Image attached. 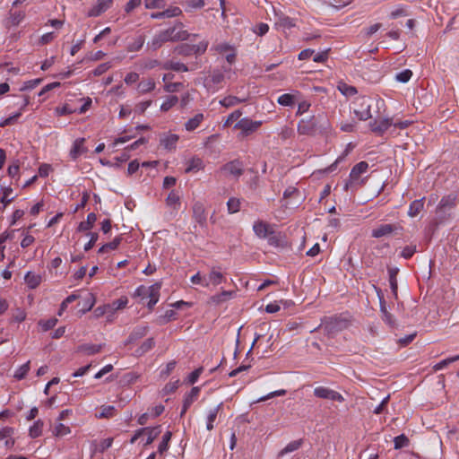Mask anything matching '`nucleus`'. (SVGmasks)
I'll list each match as a JSON object with an SVG mask.
<instances>
[{
  "label": "nucleus",
  "instance_id": "1",
  "mask_svg": "<svg viewBox=\"0 0 459 459\" xmlns=\"http://www.w3.org/2000/svg\"><path fill=\"white\" fill-rule=\"evenodd\" d=\"M354 114L362 121L371 118V99L367 96H359L354 100Z\"/></svg>",
  "mask_w": 459,
  "mask_h": 459
},
{
  "label": "nucleus",
  "instance_id": "2",
  "mask_svg": "<svg viewBox=\"0 0 459 459\" xmlns=\"http://www.w3.org/2000/svg\"><path fill=\"white\" fill-rule=\"evenodd\" d=\"M263 125L262 121L252 120L249 117L240 118L234 126V129L239 131V136L247 137L256 132Z\"/></svg>",
  "mask_w": 459,
  "mask_h": 459
},
{
  "label": "nucleus",
  "instance_id": "3",
  "mask_svg": "<svg viewBox=\"0 0 459 459\" xmlns=\"http://www.w3.org/2000/svg\"><path fill=\"white\" fill-rule=\"evenodd\" d=\"M168 30L171 38V42L185 41L192 38L199 37V34H190L185 30L184 24L181 22H178L174 26L169 27Z\"/></svg>",
  "mask_w": 459,
  "mask_h": 459
},
{
  "label": "nucleus",
  "instance_id": "4",
  "mask_svg": "<svg viewBox=\"0 0 459 459\" xmlns=\"http://www.w3.org/2000/svg\"><path fill=\"white\" fill-rule=\"evenodd\" d=\"M322 325L324 327V330L327 333V334L333 335L345 329L348 325V322L347 320L342 317L333 316L326 318L323 322Z\"/></svg>",
  "mask_w": 459,
  "mask_h": 459
},
{
  "label": "nucleus",
  "instance_id": "5",
  "mask_svg": "<svg viewBox=\"0 0 459 459\" xmlns=\"http://www.w3.org/2000/svg\"><path fill=\"white\" fill-rule=\"evenodd\" d=\"M223 82V73L216 69L204 79V85L208 91L214 92L222 88Z\"/></svg>",
  "mask_w": 459,
  "mask_h": 459
},
{
  "label": "nucleus",
  "instance_id": "6",
  "mask_svg": "<svg viewBox=\"0 0 459 459\" xmlns=\"http://www.w3.org/2000/svg\"><path fill=\"white\" fill-rule=\"evenodd\" d=\"M221 171L227 178H233L238 179L244 173V166L239 160H234L224 164L221 168Z\"/></svg>",
  "mask_w": 459,
  "mask_h": 459
},
{
  "label": "nucleus",
  "instance_id": "7",
  "mask_svg": "<svg viewBox=\"0 0 459 459\" xmlns=\"http://www.w3.org/2000/svg\"><path fill=\"white\" fill-rule=\"evenodd\" d=\"M212 50L216 53L224 55L227 62L232 65L236 61L237 51L235 48L229 43L221 42L212 46Z\"/></svg>",
  "mask_w": 459,
  "mask_h": 459
},
{
  "label": "nucleus",
  "instance_id": "8",
  "mask_svg": "<svg viewBox=\"0 0 459 459\" xmlns=\"http://www.w3.org/2000/svg\"><path fill=\"white\" fill-rule=\"evenodd\" d=\"M167 42H171V38L169 36L168 28L158 31L147 43V48L152 51H156Z\"/></svg>",
  "mask_w": 459,
  "mask_h": 459
},
{
  "label": "nucleus",
  "instance_id": "9",
  "mask_svg": "<svg viewBox=\"0 0 459 459\" xmlns=\"http://www.w3.org/2000/svg\"><path fill=\"white\" fill-rule=\"evenodd\" d=\"M314 395L317 398L336 401L339 403H342L344 401V397L339 392L322 385L316 386L314 389Z\"/></svg>",
  "mask_w": 459,
  "mask_h": 459
},
{
  "label": "nucleus",
  "instance_id": "10",
  "mask_svg": "<svg viewBox=\"0 0 459 459\" xmlns=\"http://www.w3.org/2000/svg\"><path fill=\"white\" fill-rule=\"evenodd\" d=\"M274 27L277 30L286 32L288 30L296 27V20L283 13H276Z\"/></svg>",
  "mask_w": 459,
  "mask_h": 459
},
{
  "label": "nucleus",
  "instance_id": "11",
  "mask_svg": "<svg viewBox=\"0 0 459 459\" xmlns=\"http://www.w3.org/2000/svg\"><path fill=\"white\" fill-rule=\"evenodd\" d=\"M316 129V123L315 117L312 116L308 118H302L298 123V133L302 135H312L315 134Z\"/></svg>",
  "mask_w": 459,
  "mask_h": 459
},
{
  "label": "nucleus",
  "instance_id": "12",
  "mask_svg": "<svg viewBox=\"0 0 459 459\" xmlns=\"http://www.w3.org/2000/svg\"><path fill=\"white\" fill-rule=\"evenodd\" d=\"M393 125V118H378L371 121L369 123L370 130L378 134L381 135L385 132L388 130V128Z\"/></svg>",
  "mask_w": 459,
  "mask_h": 459
},
{
  "label": "nucleus",
  "instance_id": "13",
  "mask_svg": "<svg viewBox=\"0 0 459 459\" xmlns=\"http://www.w3.org/2000/svg\"><path fill=\"white\" fill-rule=\"evenodd\" d=\"M113 4V0H97L87 12L88 17H98L108 10Z\"/></svg>",
  "mask_w": 459,
  "mask_h": 459
},
{
  "label": "nucleus",
  "instance_id": "14",
  "mask_svg": "<svg viewBox=\"0 0 459 459\" xmlns=\"http://www.w3.org/2000/svg\"><path fill=\"white\" fill-rule=\"evenodd\" d=\"M179 136L176 134H163L160 138V144L167 151H174L177 148Z\"/></svg>",
  "mask_w": 459,
  "mask_h": 459
},
{
  "label": "nucleus",
  "instance_id": "15",
  "mask_svg": "<svg viewBox=\"0 0 459 459\" xmlns=\"http://www.w3.org/2000/svg\"><path fill=\"white\" fill-rule=\"evenodd\" d=\"M396 230L397 226L395 224H380L372 230L371 236L379 238L392 235Z\"/></svg>",
  "mask_w": 459,
  "mask_h": 459
},
{
  "label": "nucleus",
  "instance_id": "16",
  "mask_svg": "<svg viewBox=\"0 0 459 459\" xmlns=\"http://www.w3.org/2000/svg\"><path fill=\"white\" fill-rule=\"evenodd\" d=\"M457 203V195L455 193H451L447 195H445L441 198L437 209L440 212L450 211L456 206Z\"/></svg>",
  "mask_w": 459,
  "mask_h": 459
},
{
  "label": "nucleus",
  "instance_id": "17",
  "mask_svg": "<svg viewBox=\"0 0 459 459\" xmlns=\"http://www.w3.org/2000/svg\"><path fill=\"white\" fill-rule=\"evenodd\" d=\"M85 138H77L70 150V157L73 160H76L81 155L87 152V148L84 145Z\"/></svg>",
  "mask_w": 459,
  "mask_h": 459
},
{
  "label": "nucleus",
  "instance_id": "18",
  "mask_svg": "<svg viewBox=\"0 0 459 459\" xmlns=\"http://www.w3.org/2000/svg\"><path fill=\"white\" fill-rule=\"evenodd\" d=\"M253 230L261 238H264L273 233L271 225L263 221H255L253 225Z\"/></svg>",
  "mask_w": 459,
  "mask_h": 459
},
{
  "label": "nucleus",
  "instance_id": "19",
  "mask_svg": "<svg viewBox=\"0 0 459 459\" xmlns=\"http://www.w3.org/2000/svg\"><path fill=\"white\" fill-rule=\"evenodd\" d=\"M145 42V36L143 34H138L128 39L126 45V50L128 52H137L141 50Z\"/></svg>",
  "mask_w": 459,
  "mask_h": 459
},
{
  "label": "nucleus",
  "instance_id": "20",
  "mask_svg": "<svg viewBox=\"0 0 459 459\" xmlns=\"http://www.w3.org/2000/svg\"><path fill=\"white\" fill-rule=\"evenodd\" d=\"M193 218L200 225L206 222V213L204 205L201 202H196L193 205Z\"/></svg>",
  "mask_w": 459,
  "mask_h": 459
},
{
  "label": "nucleus",
  "instance_id": "21",
  "mask_svg": "<svg viewBox=\"0 0 459 459\" xmlns=\"http://www.w3.org/2000/svg\"><path fill=\"white\" fill-rule=\"evenodd\" d=\"M222 410V403L210 409L206 416V429L211 431L214 429V422L218 417L219 412Z\"/></svg>",
  "mask_w": 459,
  "mask_h": 459
},
{
  "label": "nucleus",
  "instance_id": "22",
  "mask_svg": "<svg viewBox=\"0 0 459 459\" xmlns=\"http://www.w3.org/2000/svg\"><path fill=\"white\" fill-rule=\"evenodd\" d=\"M368 164L366 161L357 163L351 170L350 178L352 182L359 179L360 176L367 172Z\"/></svg>",
  "mask_w": 459,
  "mask_h": 459
},
{
  "label": "nucleus",
  "instance_id": "23",
  "mask_svg": "<svg viewBox=\"0 0 459 459\" xmlns=\"http://www.w3.org/2000/svg\"><path fill=\"white\" fill-rule=\"evenodd\" d=\"M204 120L203 113H197L193 117L189 118L185 124L184 127L187 132H192L198 128Z\"/></svg>",
  "mask_w": 459,
  "mask_h": 459
},
{
  "label": "nucleus",
  "instance_id": "24",
  "mask_svg": "<svg viewBox=\"0 0 459 459\" xmlns=\"http://www.w3.org/2000/svg\"><path fill=\"white\" fill-rule=\"evenodd\" d=\"M204 169V161L199 157H193L187 161V166L185 169L186 173H196Z\"/></svg>",
  "mask_w": 459,
  "mask_h": 459
},
{
  "label": "nucleus",
  "instance_id": "25",
  "mask_svg": "<svg viewBox=\"0 0 459 459\" xmlns=\"http://www.w3.org/2000/svg\"><path fill=\"white\" fill-rule=\"evenodd\" d=\"M0 192H1L0 202L4 204V207H6L14 199V196L12 195L13 190L11 186H0Z\"/></svg>",
  "mask_w": 459,
  "mask_h": 459
},
{
  "label": "nucleus",
  "instance_id": "26",
  "mask_svg": "<svg viewBox=\"0 0 459 459\" xmlns=\"http://www.w3.org/2000/svg\"><path fill=\"white\" fill-rule=\"evenodd\" d=\"M122 239H123L122 234L117 236L112 241L106 243L102 247H100L98 253L105 254V253H108L109 251L116 250L118 247V246L120 245Z\"/></svg>",
  "mask_w": 459,
  "mask_h": 459
},
{
  "label": "nucleus",
  "instance_id": "27",
  "mask_svg": "<svg viewBox=\"0 0 459 459\" xmlns=\"http://www.w3.org/2000/svg\"><path fill=\"white\" fill-rule=\"evenodd\" d=\"M149 331V327L146 325L136 326L128 337V342H134L143 337H144Z\"/></svg>",
  "mask_w": 459,
  "mask_h": 459
},
{
  "label": "nucleus",
  "instance_id": "28",
  "mask_svg": "<svg viewBox=\"0 0 459 459\" xmlns=\"http://www.w3.org/2000/svg\"><path fill=\"white\" fill-rule=\"evenodd\" d=\"M399 273V269L397 267H388V276H389V284L392 290L393 294L397 296V274Z\"/></svg>",
  "mask_w": 459,
  "mask_h": 459
},
{
  "label": "nucleus",
  "instance_id": "29",
  "mask_svg": "<svg viewBox=\"0 0 459 459\" xmlns=\"http://www.w3.org/2000/svg\"><path fill=\"white\" fill-rule=\"evenodd\" d=\"M247 100V98H239L232 95H229L220 100V104L225 108H230L240 103H244Z\"/></svg>",
  "mask_w": 459,
  "mask_h": 459
},
{
  "label": "nucleus",
  "instance_id": "30",
  "mask_svg": "<svg viewBox=\"0 0 459 459\" xmlns=\"http://www.w3.org/2000/svg\"><path fill=\"white\" fill-rule=\"evenodd\" d=\"M96 221H97V215L94 212H90L87 215L86 221L80 222V224L78 226V231L91 230L93 228Z\"/></svg>",
  "mask_w": 459,
  "mask_h": 459
},
{
  "label": "nucleus",
  "instance_id": "31",
  "mask_svg": "<svg viewBox=\"0 0 459 459\" xmlns=\"http://www.w3.org/2000/svg\"><path fill=\"white\" fill-rule=\"evenodd\" d=\"M206 278L209 285L212 284L214 286L221 284L225 280L222 273L218 271L216 268H212Z\"/></svg>",
  "mask_w": 459,
  "mask_h": 459
},
{
  "label": "nucleus",
  "instance_id": "32",
  "mask_svg": "<svg viewBox=\"0 0 459 459\" xmlns=\"http://www.w3.org/2000/svg\"><path fill=\"white\" fill-rule=\"evenodd\" d=\"M424 207V198L414 200L411 203L408 210V216L416 217Z\"/></svg>",
  "mask_w": 459,
  "mask_h": 459
},
{
  "label": "nucleus",
  "instance_id": "33",
  "mask_svg": "<svg viewBox=\"0 0 459 459\" xmlns=\"http://www.w3.org/2000/svg\"><path fill=\"white\" fill-rule=\"evenodd\" d=\"M25 283L30 289H36L41 282V276L31 272H28L24 277Z\"/></svg>",
  "mask_w": 459,
  "mask_h": 459
},
{
  "label": "nucleus",
  "instance_id": "34",
  "mask_svg": "<svg viewBox=\"0 0 459 459\" xmlns=\"http://www.w3.org/2000/svg\"><path fill=\"white\" fill-rule=\"evenodd\" d=\"M156 83L153 79L142 80L137 85V91L141 94L148 93L155 89Z\"/></svg>",
  "mask_w": 459,
  "mask_h": 459
},
{
  "label": "nucleus",
  "instance_id": "35",
  "mask_svg": "<svg viewBox=\"0 0 459 459\" xmlns=\"http://www.w3.org/2000/svg\"><path fill=\"white\" fill-rule=\"evenodd\" d=\"M160 290V283H155V284L150 286V292L147 294V297L150 298V301L148 303V306L150 307L154 306L159 301Z\"/></svg>",
  "mask_w": 459,
  "mask_h": 459
},
{
  "label": "nucleus",
  "instance_id": "36",
  "mask_svg": "<svg viewBox=\"0 0 459 459\" xmlns=\"http://www.w3.org/2000/svg\"><path fill=\"white\" fill-rule=\"evenodd\" d=\"M201 387L194 386L189 393H187L185 397L183 403L186 406H191L194 402H195L200 394Z\"/></svg>",
  "mask_w": 459,
  "mask_h": 459
},
{
  "label": "nucleus",
  "instance_id": "37",
  "mask_svg": "<svg viewBox=\"0 0 459 459\" xmlns=\"http://www.w3.org/2000/svg\"><path fill=\"white\" fill-rule=\"evenodd\" d=\"M102 349L101 344H82L78 347V351L86 355H94L99 353Z\"/></svg>",
  "mask_w": 459,
  "mask_h": 459
},
{
  "label": "nucleus",
  "instance_id": "38",
  "mask_svg": "<svg viewBox=\"0 0 459 459\" xmlns=\"http://www.w3.org/2000/svg\"><path fill=\"white\" fill-rule=\"evenodd\" d=\"M209 46V41L207 39H203L197 44H191L190 49H192V52L195 56L204 55Z\"/></svg>",
  "mask_w": 459,
  "mask_h": 459
},
{
  "label": "nucleus",
  "instance_id": "39",
  "mask_svg": "<svg viewBox=\"0 0 459 459\" xmlns=\"http://www.w3.org/2000/svg\"><path fill=\"white\" fill-rule=\"evenodd\" d=\"M155 345V341L152 337L146 339L139 348L135 351L138 356H142L150 351Z\"/></svg>",
  "mask_w": 459,
  "mask_h": 459
},
{
  "label": "nucleus",
  "instance_id": "40",
  "mask_svg": "<svg viewBox=\"0 0 459 459\" xmlns=\"http://www.w3.org/2000/svg\"><path fill=\"white\" fill-rule=\"evenodd\" d=\"M147 430H145V433L143 435H146V441L144 446H148L153 442L154 439L158 437V436L160 434V427H153V428H146Z\"/></svg>",
  "mask_w": 459,
  "mask_h": 459
},
{
  "label": "nucleus",
  "instance_id": "41",
  "mask_svg": "<svg viewBox=\"0 0 459 459\" xmlns=\"http://www.w3.org/2000/svg\"><path fill=\"white\" fill-rule=\"evenodd\" d=\"M296 96L290 93H284L278 97L277 102L281 106L292 107L295 104Z\"/></svg>",
  "mask_w": 459,
  "mask_h": 459
},
{
  "label": "nucleus",
  "instance_id": "42",
  "mask_svg": "<svg viewBox=\"0 0 459 459\" xmlns=\"http://www.w3.org/2000/svg\"><path fill=\"white\" fill-rule=\"evenodd\" d=\"M25 18L24 11H11L9 16V23L12 26L19 25Z\"/></svg>",
  "mask_w": 459,
  "mask_h": 459
},
{
  "label": "nucleus",
  "instance_id": "43",
  "mask_svg": "<svg viewBox=\"0 0 459 459\" xmlns=\"http://www.w3.org/2000/svg\"><path fill=\"white\" fill-rule=\"evenodd\" d=\"M44 422L41 420H36L29 429V435L32 438L39 437L42 434Z\"/></svg>",
  "mask_w": 459,
  "mask_h": 459
},
{
  "label": "nucleus",
  "instance_id": "44",
  "mask_svg": "<svg viewBox=\"0 0 459 459\" xmlns=\"http://www.w3.org/2000/svg\"><path fill=\"white\" fill-rule=\"evenodd\" d=\"M163 68L167 70H173L176 72H187V66L181 62L169 61L163 65Z\"/></svg>",
  "mask_w": 459,
  "mask_h": 459
},
{
  "label": "nucleus",
  "instance_id": "45",
  "mask_svg": "<svg viewBox=\"0 0 459 459\" xmlns=\"http://www.w3.org/2000/svg\"><path fill=\"white\" fill-rule=\"evenodd\" d=\"M337 89L346 97H351L357 94L358 91L354 86L348 85L345 82H339Z\"/></svg>",
  "mask_w": 459,
  "mask_h": 459
},
{
  "label": "nucleus",
  "instance_id": "46",
  "mask_svg": "<svg viewBox=\"0 0 459 459\" xmlns=\"http://www.w3.org/2000/svg\"><path fill=\"white\" fill-rule=\"evenodd\" d=\"M116 411H117V410L114 406L103 405L100 407V412L96 416L100 419H104V418L108 419V418L115 416Z\"/></svg>",
  "mask_w": 459,
  "mask_h": 459
},
{
  "label": "nucleus",
  "instance_id": "47",
  "mask_svg": "<svg viewBox=\"0 0 459 459\" xmlns=\"http://www.w3.org/2000/svg\"><path fill=\"white\" fill-rule=\"evenodd\" d=\"M205 4L204 0H186L184 3L185 11L186 13L192 12L195 9H200Z\"/></svg>",
  "mask_w": 459,
  "mask_h": 459
},
{
  "label": "nucleus",
  "instance_id": "48",
  "mask_svg": "<svg viewBox=\"0 0 459 459\" xmlns=\"http://www.w3.org/2000/svg\"><path fill=\"white\" fill-rule=\"evenodd\" d=\"M26 312L24 309L21 307H17L13 310L12 312V317L10 319V323H22L26 319Z\"/></svg>",
  "mask_w": 459,
  "mask_h": 459
},
{
  "label": "nucleus",
  "instance_id": "49",
  "mask_svg": "<svg viewBox=\"0 0 459 459\" xmlns=\"http://www.w3.org/2000/svg\"><path fill=\"white\" fill-rule=\"evenodd\" d=\"M241 200L236 197H230L227 202L229 213H236L240 210Z\"/></svg>",
  "mask_w": 459,
  "mask_h": 459
},
{
  "label": "nucleus",
  "instance_id": "50",
  "mask_svg": "<svg viewBox=\"0 0 459 459\" xmlns=\"http://www.w3.org/2000/svg\"><path fill=\"white\" fill-rule=\"evenodd\" d=\"M171 437H172V433L170 431H167L163 435L162 440L160 443L159 447H158V451L160 454H163L164 452H166L169 449V443L171 439Z\"/></svg>",
  "mask_w": 459,
  "mask_h": 459
},
{
  "label": "nucleus",
  "instance_id": "51",
  "mask_svg": "<svg viewBox=\"0 0 459 459\" xmlns=\"http://www.w3.org/2000/svg\"><path fill=\"white\" fill-rule=\"evenodd\" d=\"M459 360V355H455L450 358H447L446 359L441 360L440 362L434 365L433 369L434 371H438L446 367H447L450 363Z\"/></svg>",
  "mask_w": 459,
  "mask_h": 459
},
{
  "label": "nucleus",
  "instance_id": "52",
  "mask_svg": "<svg viewBox=\"0 0 459 459\" xmlns=\"http://www.w3.org/2000/svg\"><path fill=\"white\" fill-rule=\"evenodd\" d=\"M178 101V98L175 95L169 96L161 104L160 109L162 111H168L174 107Z\"/></svg>",
  "mask_w": 459,
  "mask_h": 459
},
{
  "label": "nucleus",
  "instance_id": "53",
  "mask_svg": "<svg viewBox=\"0 0 459 459\" xmlns=\"http://www.w3.org/2000/svg\"><path fill=\"white\" fill-rule=\"evenodd\" d=\"M76 111H77L76 108H73L68 104H65V105H64L62 107H56L55 108V113L58 117L65 116V115H70V114H73V113H76Z\"/></svg>",
  "mask_w": 459,
  "mask_h": 459
},
{
  "label": "nucleus",
  "instance_id": "54",
  "mask_svg": "<svg viewBox=\"0 0 459 459\" xmlns=\"http://www.w3.org/2000/svg\"><path fill=\"white\" fill-rule=\"evenodd\" d=\"M71 432L70 428L64 425L63 423H58L55 426L53 434L56 437H65Z\"/></svg>",
  "mask_w": 459,
  "mask_h": 459
},
{
  "label": "nucleus",
  "instance_id": "55",
  "mask_svg": "<svg viewBox=\"0 0 459 459\" xmlns=\"http://www.w3.org/2000/svg\"><path fill=\"white\" fill-rule=\"evenodd\" d=\"M30 371V361L22 365L14 373V377L18 380L23 379Z\"/></svg>",
  "mask_w": 459,
  "mask_h": 459
},
{
  "label": "nucleus",
  "instance_id": "56",
  "mask_svg": "<svg viewBox=\"0 0 459 459\" xmlns=\"http://www.w3.org/2000/svg\"><path fill=\"white\" fill-rule=\"evenodd\" d=\"M190 281L193 283V284H197V285H201L203 287H208L209 286V282L207 281V278L206 276H202L201 273L198 272L196 273L195 275H193L191 278H190Z\"/></svg>",
  "mask_w": 459,
  "mask_h": 459
},
{
  "label": "nucleus",
  "instance_id": "57",
  "mask_svg": "<svg viewBox=\"0 0 459 459\" xmlns=\"http://www.w3.org/2000/svg\"><path fill=\"white\" fill-rule=\"evenodd\" d=\"M301 446L300 440H295L290 443H289L281 452L280 455H284L285 454L294 452L298 450Z\"/></svg>",
  "mask_w": 459,
  "mask_h": 459
},
{
  "label": "nucleus",
  "instance_id": "58",
  "mask_svg": "<svg viewBox=\"0 0 459 459\" xmlns=\"http://www.w3.org/2000/svg\"><path fill=\"white\" fill-rule=\"evenodd\" d=\"M412 76V72L410 69H404L395 75V79L403 83L408 82Z\"/></svg>",
  "mask_w": 459,
  "mask_h": 459
},
{
  "label": "nucleus",
  "instance_id": "59",
  "mask_svg": "<svg viewBox=\"0 0 459 459\" xmlns=\"http://www.w3.org/2000/svg\"><path fill=\"white\" fill-rule=\"evenodd\" d=\"M242 110L240 109H237L235 111H233L232 113H230L229 115V117H227V119L225 120L224 122V125L223 126L224 127H228L230 126L234 121L236 120H239L240 117L242 116Z\"/></svg>",
  "mask_w": 459,
  "mask_h": 459
},
{
  "label": "nucleus",
  "instance_id": "60",
  "mask_svg": "<svg viewBox=\"0 0 459 459\" xmlns=\"http://www.w3.org/2000/svg\"><path fill=\"white\" fill-rule=\"evenodd\" d=\"M231 295H232L231 291L223 290L222 292L212 296V302L218 304V303L228 300L229 299L231 298Z\"/></svg>",
  "mask_w": 459,
  "mask_h": 459
},
{
  "label": "nucleus",
  "instance_id": "61",
  "mask_svg": "<svg viewBox=\"0 0 459 459\" xmlns=\"http://www.w3.org/2000/svg\"><path fill=\"white\" fill-rule=\"evenodd\" d=\"M394 444L395 449H400L408 446L409 439L405 435L402 434L394 437Z\"/></svg>",
  "mask_w": 459,
  "mask_h": 459
},
{
  "label": "nucleus",
  "instance_id": "62",
  "mask_svg": "<svg viewBox=\"0 0 459 459\" xmlns=\"http://www.w3.org/2000/svg\"><path fill=\"white\" fill-rule=\"evenodd\" d=\"M128 303V299L127 297L126 296H123L116 300H114L111 304H110V307H112V309L114 310H118V309H122L124 307H126Z\"/></svg>",
  "mask_w": 459,
  "mask_h": 459
},
{
  "label": "nucleus",
  "instance_id": "63",
  "mask_svg": "<svg viewBox=\"0 0 459 459\" xmlns=\"http://www.w3.org/2000/svg\"><path fill=\"white\" fill-rule=\"evenodd\" d=\"M41 82H42V79H40V78L26 81L23 82V84L20 90L22 91L32 90V89L36 88L39 84H40Z\"/></svg>",
  "mask_w": 459,
  "mask_h": 459
},
{
  "label": "nucleus",
  "instance_id": "64",
  "mask_svg": "<svg viewBox=\"0 0 459 459\" xmlns=\"http://www.w3.org/2000/svg\"><path fill=\"white\" fill-rule=\"evenodd\" d=\"M57 324V319L55 317L49 318L48 320L39 321V325L42 327L43 331H48L56 326Z\"/></svg>",
  "mask_w": 459,
  "mask_h": 459
}]
</instances>
